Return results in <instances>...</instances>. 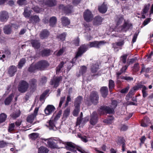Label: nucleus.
<instances>
[{
    "label": "nucleus",
    "mask_w": 153,
    "mask_h": 153,
    "mask_svg": "<svg viewBox=\"0 0 153 153\" xmlns=\"http://www.w3.org/2000/svg\"><path fill=\"white\" fill-rule=\"evenodd\" d=\"M31 43L33 47L35 48H38L40 46L39 42L37 41L32 40Z\"/></svg>",
    "instance_id": "31"
},
{
    "label": "nucleus",
    "mask_w": 153,
    "mask_h": 153,
    "mask_svg": "<svg viewBox=\"0 0 153 153\" xmlns=\"http://www.w3.org/2000/svg\"><path fill=\"white\" fill-rule=\"evenodd\" d=\"M139 68L140 67L138 64L136 63L134 65L133 70L134 71L137 72L139 70Z\"/></svg>",
    "instance_id": "48"
},
{
    "label": "nucleus",
    "mask_w": 153,
    "mask_h": 153,
    "mask_svg": "<svg viewBox=\"0 0 153 153\" xmlns=\"http://www.w3.org/2000/svg\"><path fill=\"white\" fill-rule=\"evenodd\" d=\"M4 33L6 34H10L12 32L11 26L10 25H5L3 28Z\"/></svg>",
    "instance_id": "15"
},
{
    "label": "nucleus",
    "mask_w": 153,
    "mask_h": 153,
    "mask_svg": "<svg viewBox=\"0 0 153 153\" xmlns=\"http://www.w3.org/2000/svg\"><path fill=\"white\" fill-rule=\"evenodd\" d=\"M83 16L84 19L87 22L91 21L93 17L91 12L88 10H86L84 12Z\"/></svg>",
    "instance_id": "8"
},
{
    "label": "nucleus",
    "mask_w": 153,
    "mask_h": 153,
    "mask_svg": "<svg viewBox=\"0 0 153 153\" xmlns=\"http://www.w3.org/2000/svg\"><path fill=\"white\" fill-rule=\"evenodd\" d=\"M132 27V25L128 21H124V22L122 27V30L123 31H126L129 29H131Z\"/></svg>",
    "instance_id": "14"
},
{
    "label": "nucleus",
    "mask_w": 153,
    "mask_h": 153,
    "mask_svg": "<svg viewBox=\"0 0 153 153\" xmlns=\"http://www.w3.org/2000/svg\"><path fill=\"white\" fill-rule=\"evenodd\" d=\"M114 82L112 80L110 79L109 81V88L110 91H111V89L114 87Z\"/></svg>",
    "instance_id": "42"
},
{
    "label": "nucleus",
    "mask_w": 153,
    "mask_h": 153,
    "mask_svg": "<svg viewBox=\"0 0 153 153\" xmlns=\"http://www.w3.org/2000/svg\"><path fill=\"white\" fill-rule=\"evenodd\" d=\"M25 62V59L24 58H22L19 62L18 65V67L19 68H21L23 66Z\"/></svg>",
    "instance_id": "40"
},
{
    "label": "nucleus",
    "mask_w": 153,
    "mask_h": 153,
    "mask_svg": "<svg viewBox=\"0 0 153 153\" xmlns=\"http://www.w3.org/2000/svg\"><path fill=\"white\" fill-rule=\"evenodd\" d=\"M75 109L74 110L73 114V115L75 116H77L79 110V107H76L75 106Z\"/></svg>",
    "instance_id": "44"
},
{
    "label": "nucleus",
    "mask_w": 153,
    "mask_h": 153,
    "mask_svg": "<svg viewBox=\"0 0 153 153\" xmlns=\"http://www.w3.org/2000/svg\"><path fill=\"white\" fill-rule=\"evenodd\" d=\"M121 78L122 79H125L128 81H131L133 80V78L129 76H122Z\"/></svg>",
    "instance_id": "54"
},
{
    "label": "nucleus",
    "mask_w": 153,
    "mask_h": 153,
    "mask_svg": "<svg viewBox=\"0 0 153 153\" xmlns=\"http://www.w3.org/2000/svg\"><path fill=\"white\" fill-rule=\"evenodd\" d=\"M48 94V91L46 90L41 95L40 98V100L41 101L44 100L45 98L46 95L47 94Z\"/></svg>",
    "instance_id": "45"
},
{
    "label": "nucleus",
    "mask_w": 153,
    "mask_h": 153,
    "mask_svg": "<svg viewBox=\"0 0 153 153\" xmlns=\"http://www.w3.org/2000/svg\"><path fill=\"white\" fill-rule=\"evenodd\" d=\"M79 137L81 138L82 141L85 143L87 142L88 141L85 136H79Z\"/></svg>",
    "instance_id": "55"
},
{
    "label": "nucleus",
    "mask_w": 153,
    "mask_h": 153,
    "mask_svg": "<svg viewBox=\"0 0 153 153\" xmlns=\"http://www.w3.org/2000/svg\"><path fill=\"white\" fill-rule=\"evenodd\" d=\"M70 109L69 108H67L64 112V116L65 117H67L68 116L70 112Z\"/></svg>",
    "instance_id": "51"
},
{
    "label": "nucleus",
    "mask_w": 153,
    "mask_h": 153,
    "mask_svg": "<svg viewBox=\"0 0 153 153\" xmlns=\"http://www.w3.org/2000/svg\"><path fill=\"white\" fill-rule=\"evenodd\" d=\"M26 0H19L17 1V3L19 5H23L25 4V1Z\"/></svg>",
    "instance_id": "64"
},
{
    "label": "nucleus",
    "mask_w": 153,
    "mask_h": 153,
    "mask_svg": "<svg viewBox=\"0 0 153 153\" xmlns=\"http://www.w3.org/2000/svg\"><path fill=\"white\" fill-rule=\"evenodd\" d=\"M67 34L66 33H63L59 34L57 36V38L60 41H63L65 40Z\"/></svg>",
    "instance_id": "24"
},
{
    "label": "nucleus",
    "mask_w": 153,
    "mask_h": 153,
    "mask_svg": "<svg viewBox=\"0 0 153 153\" xmlns=\"http://www.w3.org/2000/svg\"><path fill=\"white\" fill-rule=\"evenodd\" d=\"M136 60V58H132L130 59L128 61V62L127 63L129 64L128 65H129L131 64H132Z\"/></svg>",
    "instance_id": "58"
},
{
    "label": "nucleus",
    "mask_w": 153,
    "mask_h": 153,
    "mask_svg": "<svg viewBox=\"0 0 153 153\" xmlns=\"http://www.w3.org/2000/svg\"><path fill=\"white\" fill-rule=\"evenodd\" d=\"M149 118L147 117L145 118L141 122V126L143 127H146L149 124Z\"/></svg>",
    "instance_id": "28"
},
{
    "label": "nucleus",
    "mask_w": 153,
    "mask_h": 153,
    "mask_svg": "<svg viewBox=\"0 0 153 153\" xmlns=\"http://www.w3.org/2000/svg\"><path fill=\"white\" fill-rule=\"evenodd\" d=\"M16 71V67L15 66L12 65L8 69V72L10 76H14Z\"/></svg>",
    "instance_id": "16"
},
{
    "label": "nucleus",
    "mask_w": 153,
    "mask_h": 153,
    "mask_svg": "<svg viewBox=\"0 0 153 153\" xmlns=\"http://www.w3.org/2000/svg\"><path fill=\"white\" fill-rule=\"evenodd\" d=\"M31 10H28V8H25L24 9L23 15L25 17H29L31 14Z\"/></svg>",
    "instance_id": "30"
},
{
    "label": "nucleus",
    "mask_w": 153,
    "mask_h": 153,
    "mask_svg": "<svg viewBox=\"0 0 153 153\" xmlns=\"http://www.w3.org/2000/svg\"><path fill=\"white\" fill-rule=\"evenodd\" d=\"M150 6V4H145L144 5V7L143 10V12H142V16L143 17V18H145V17L144 15L145 14H146L148 11L149 7Z\"/></svg>",
    "instance_id": "25"
},
{
    "label": "nucleus",
    "mask_w": 153,
    "mask_h": 153,
    "mask_svg": "<svg viewBox=\"0 0 153 153\" xmlns=\"http://www.w3.org/2000/svg\"><path fill=\"white\" fill-rule=\"evenodd\" d=\"M63 26H66L69 25L70 23V21L68 18L66 17H62L61 18Z\"/></svg>",
    "instance_id": "17"
},
{
    "label": "nucleus",
    "mask_w": 153,
    "mask_h": 153,
    "mask_svg": "<svg viewBox=\"0 0 153 153\" xmlns=\"http://www.w3.org/2000/svg\"><path fill=\"white\" fill-rule=\"evenodd\" d=\"M99 68V65L97 64H95L92 66L91 68V71L93 73H95Z\"/></svg>",
    "instance_id": "39"
},
{
    "label": "nucleus",
    "mask_w": 153,
    "mask_h": 153,
    "mask_svg": "<svg viewBox=\"0 0 153 153\" xmlns=\"http://www.w3.org/2000/svg\"><path fill=\"white\" fill-rule=\"evenodd\" d=\"M65 48H62L60 49L57 52H56V54L57 56H59L61 55L65 51Z\"/></svg>",
    "instance_id": "46"
},
{
    "label": "nucleus",
    "mask_w": 153,
    "mask_h": 153,
    "mask_svg": "<svg viewBox=\"0 0 153 153\" xmlns=\"http://www.w3.org/2000/svg\"><path fill=\"white\" fill-rule=\"evenodd\" d=\"M38 108H36L34 111V113L27 116V121L30 123H32L36 118L38 111Z\"/></svg>",
    "instance_id": "11"
},
{
    "label": "nucleus",
    "mask_w": 153,
    "mask_h": 153,
    "mask_svg": "<svg viewBox=\"0 0 153 153\" xmlns=\"http://www.w3.org/2000/svg\"><path fill=\"white\" fill-rule=\"evenodd\" d=\"M56 19L55 17L53 16L50 19V25L52 27H53L56 22Z\"/></svg>",
    "instance_id": "29"
},
{
    "label": "nucleus",
    "mask_w": 153,
    "mask_h": 153,
    "mask_svg": "<svg viewBox=\"0 0 153 153\" xmlns=\"http://www.w3.org/2000/svg\"><path fill=\"white\" fill-rule=\"evenodd\" d=\"M100 114H103L105 113L112 114L114 112V109L106 106H102L98 111Z\"/></svg>",
    "instance_id": "5"
},
{
    "label": "nucleus",
    "mask_w": 153,
    "mask_h": 153,
    "mask_svg": "<svg viewBox=\"0 0 153 153\" xmlns=\"http://www.w3.org/2000/svg\"><path fill=\"white\" fill-rule=\"evenodd\" d=\"M48 152L47 149L44 146H41L38 149V153H46Z\"/></svg>",
    "instance_id": "33"
},
{
    "label": "nucleus",
    "mask_w": 153,
    "mask_h": 153,
    "mask_svg": "<svg viewBox=\"0 0 153 153\" xmlns=\"http://www.w3.org/2000/svg\"><path fill=\"white\" fill-rule=\"evenodd\" d=\"M39 17L36 15L32 16L30 17V23H34L39 22Z\"/></svg>",
    "instance_id": "26"
},
{
    "label": "nucleus",
    "mask_w": 153,
    "mask_h": 153,
    "mask_svg": "<svg viewBox=\"0 0 153 153\" xmlns=\"http://www.w3.org/2000/svg\"><path fill=\"white\" fill-rule=\"evenodd\" d=\"M28 86V84L26 82L21 81L20 82L18 85V91L21 93H25L27 91Z\"/></svg>",
    "instance_id": "4"
},
{
    "label": "nucleus",
    "mask_w": 153,
    "mask_h": 153,
    "mask_svg": "<svg viewBox=\"0 0 153 153\" xmlns=\"http://www.w3.org/2000/svg\"><path fill=\"white\" fill-rule=\"evenodd\" d=\"M101 92L103 97H106L108 94V90L106 87H102L100 89Z\"/></svg>",
    "instance_id": "21"
},
{
    "label": "nucleus",
    "mask_w": 153,
    "mask_h": 153,
    "mask_svg": "<svg viewBox=\"0 0 153 153\" xmlns=\"http://www.w3.org/2000/svg\"><path fill=\"white\" fill-rule=\"evenodd\" d=\"M62 79L61 76L55 77L51 80L50 84L51 85H53L54 87H57L59 85V82Z\"/></svg>",
    "instance_id": "12"
},
{
    "label": "nucleus",
    "mask_w": 153,
    "mask_h": 153,
    "mask_svg": "<svg viewBox=\"0 0 153 153\" xmlns=\"http://www.w3.org/2000/svg\"><path fill=\"white\" fill-rule=\"evenodd\" d=\"M14 96V94L13 93L11 94L4 101V103L6 105H8L11 102L13 97Z\"/></svg>",
    "instance_id": "22"
},
{
    "label": "nucleus",
    "mask_w": 153,
    "mask_h": 153,
    "mask_svg": "<svg viewBox=\"0 0 153 153\" xmlns=\"http://www.w3.org/2000/svg\"><path fill=\"white\" fill-rule=\"evenodd\" d=\"M87 71V68L84 66H82L80 67L79 72V73L76 74V76L78 77H79L81 75H83L85 74Z\"/></svg>",
    "instance_id": "18"
},
{
    "label": "nucleus",
    "mask_w": 153,
    "mask_h": 153,
    "mask_svg": "<svg viewBox=\"0 0 153 153\" xmlns=\"http://www.w3.org/2000/svg\"><path fill=\"white\" fill-rule=\"evenodd\" d=\"M107 10V7L106 5L104 3L101 6L99 7L98 10L99 12L101 13H105Z\"/></svg>",
    "instance_id": "20"
},
{
    "label": "nucleus",
    "mask_w": 153,
    "mask_h": 153,
    "mask_svg": "<svg viewBox=\"0 0 153 153\" xmlns=\"http://www.w3.org/2000/svg\"><path fill=\"white\" fill-rule=\"evenodd\" d=\"M15 126L14 123L11 124L9 127L8 131L11 132L15 129Z\"/></svg>",
    "instance_id": "47"
},
{
    "label": "nucleus",
    "mask_w": 153,
    "mask_h": 153,
    "mask_svg": "<svg viewBox=\"0 0 153 153\" xmlns=\"http://www.w3.org/2000/svg\"><path fill=\"white\" fill-rule=\"evenodd\" d=\"M37 69L36 68V65L35 66H34L33 65V64H32L30 66L29 68V71L31 72H33L35 71L36 69Z\"/></svg>",
    "instance_id": "52"
},
{
    "label": "nucleus",
    "mask_w": 153,
    "mask_h": 153,
    "mask_svg": "<svg viewBox=\"0 0 153 153\" xmlns=\"http://www.w3.org/2000/svg\"><path fill=\"white\" fill-rule=\"evenodd\" d=\"M39 135L38 133H34L30 134L29 136L32 140H35L38 137Z\"/></svg>",
    "instance_id": "41"
},
{
    "label": "nucleus",
    "mask_w": 153,
    "mask_h": 153,
    "mask_svg": "<svg viewBox=\"0 0 153 153\" xmlns=\"http://www.w3.org/2000/svg\"><path fill=\"white\" fill-rule=\"evenodd\" d=\"M65 148L68 150L76 152V150L81 153H88L87 152L80 148H78L76 145L71 142H67L66 144Z\"/></svg>",
    "instance_id": "2"
},
{
    "label": "nucleus",
    "mask_w": 153,
    "mask_h": 153,
    "mask_svg": "<svg viewBox=\"0 0 153 153\" xmlns=\"http://www.w3.org/2000/svg\"><path fill=\"white\" fill-rule=\"evenodd\" d=\"M56 4V2L54 0L48 1V6L51 7L55 6Z\"/></svg>",
    "instance_id": "50"
},
{
    "label": "nucleus",
    "mask_w": 153,
    "mask_h": 153,
    "mask_svg": "<svg viewBox=\"0 0 153 153\" xmlns=\"http://www.w3.org/2000/svg\"><path fill=\"white\" fill-rule=\"evenodd\" d=\"M65 63L64 62H61L58 67H56V70L57 74L59 72L61 69L62 68L63 65Z\"/></svg>",
    "instance_id": "36"
},
{
    "label": "nucleus",
    "mask_w": 153,
    "mask_h": 153,
    "mask_svg": "<svg viewBox=\"0 0 153 153\" xmlns=\"http://www.w3.org/2000/svg\"><path fill=\"white\" fill-rule=\"evenodd\" d=\"M47 64L46 61L44 60H42L39 62L36 65V69L40 70H43L46 66Z\"/></svg>",
    "instance_id": "13"
},
{
    "label": "nucleus",
    "mask_w": 153,
    "mask_h": 153,
    "mask_svg": "<svg viewBox=\"0 0 153 153\" xmlns=\"http://www.w3.org/2000/svg\"><path fill=\"white\" fill-rule=\"evenodd\" d=\"M82 97H78L76 99L74 105L76 107H79L80 104L82 100Z\"/></svg>",
    "instance_id": "27"
},
{
    "label": "nucleus",
    "mask_w": 153,
    "mask_h": 153,
    "mask_svg": "<svg viewBox=\"0 0 153 153\" xmlns=\"http://www.w3.org/2000/svg\"><path fill=\"white\" fill-rule=\"evenodd\" d=\"M127 57V55L126 54H124L121 57V60L122 61L123 63H125L126 62Z\"/></svg>",
    "instance_id": "49"
},
{
    "label": "nucleus",
    "mask_w": 153,
    "mask_h": 153,
    "mask_svg": "<svg viewBox=\"0 0 153 153\" xmlns=\"http://www.w3.org/2000/svg\"><path fill=\"white\" fill-rule=\"evenodd\" d=\"M62 114V111H59L56 115L54 117H53L50 120L49 125L50 126H51V129L54 130L56 129L55 125L57 121L60 118Z\"/></svg>",
    "instance_id": "3"
},
{
    "label": "nucleus",
    "mask_w": 153,
    "mask_h": 153,
    "mask_svg": "<svg viewBox=\"0 0 153 153\" xmlns=\"http://www.w3.org/2000/svg\"><path fill=\"white\" fill-rule=\"evenodd\" d=\"M48 31L47 30H44L42 31L40 34V36L41 39H43L47 36Z\"/></svg>",
    "instance_id": "35"
},
{
    "label": "nucleus",
    "mask_w": 153,
    "mask_h": 153,
    "mask_svg": "<svg viewBox=\"0 0 153 153\" xmlns=\"http://www.w3.org/2000/svg\"><path fill=\"white\" fill-rule=\"evenodd\" d=\"M113 119L114 117H113L111 116L109 118L105 120L103 122L107 124H110L112 122Z\"/></svg>",
    "instance_id": "37"
},
{
    "label": "nucleus",
    "mask_w": 153,
    "mask_h": 153,
    "mask_svg": "<svg viewBox=\"0 0 153 153\" xmlns=\"http://www.w3.org/2000/svg\"><path fill=\"white\" fill-rule=\"evenodd\" d=\"M102 22V19L101 17L97 16L95 17L94 21V25H100Z\"/></svg>",
    "instance_id": "19"
},
{
    "label": "nucleus",
    "mask_w": 153,
    "mask_h": 153,
    "mask_svg": "<svg viewBox=\"0 0 153 153\" xmlns=\"http://www.w3.org/2000/svg\"><path fill=\"white\" fill-rule=\"evenodd\" d=\"M7 146V143L3 141H0V148H3Z\"/></svg>",
    "instance_id": "56"
},
{
    "label": "nucleus",
    "mask_w": 153,
    "mask_h": 153,
    "mask_svg": "<svg viewBox=\"0 0 153 153\" xmlns=\"http://www.w3.org/2000/svg\"><path fill=\"white\" fill-rule=\"evenodd\" d=\"M9 18L8 13L5 11H2L0 12V21L2 22H5Z\"/></svg>",
    "instance_id": "10"
},
{
    "label": "nucleus",
    "mask_w": 153,
    "mask_h": 153,
    "mask_svg": "<svg viewBox=\"0 0 153 153\" xmlns=\"http://www.w3.org/2000/svg\"><path fill=\"white\" fill-rule=\"evenodd\" d=\"M129 89V87L128 86L127 87L125 88L122 89L121 91V92L123 93H124L127 92Z\"/></svg>",
    "instance_id": "57"
},
{
    "label": "nucleus",
    "mask_w": 153,
    "mask_h": 153,
    "mask_svg": "<svg viewBox=\"0 0 153 153\" xmlns=\"http://www.w3.org/2000/svg\"><path fill=\"white\" fill-rule=\"evenodd\" d=\"M124 20L123 16L122 15L117 16L116 17L115 19V22L116 23L117 25H120Z\"/></svg>",
    "instance_id": "23"
},
{
    "label": "nucleus",
    "mask_w": 153,
    "mask_h": 153,
    "mask_svg": "<svg viewBox=\"0 0 153 153\" xmlns=\"http://www.w3.org/2000/svg\"><path fill=\"white\" fill-rule=\"evenodd\" d=\"M125 140L123 139V138H120L118 140V141L117 142V143L118 144L120 145L121 144H122V148L123 150L124 151L125 150L124 147H125Z\"/></svg>",
    "instance_id": "32"
},
{
    "label": "nucleus",
    "mask_w": 153,
    "mask_h": 153,
    "mask_svg": "<svg viewBox=\"0 0 153 153\" xmlns=\"http://www.w3.org/2000/svg\"><path fill=\"white\" fill-rule=\"evenodd\" d=\"M98 122V115L96 112H94L91 115L90 120V123L91 124L94 126Z\"/></svg>",
    "instance_id": "9"
},
{
    "label": "nucleus",
    "mask_w": 153,
    "mask_h": 153,
    "mask_svg": "<svg viewBox=\"0 0 153 153\" xmlns=\"http://www.w3.org/2000/svg\"><path fill=\"white\" fill-rule=\"evenodd\" d=\"M150 21V19L148 18V19H146L144 21V22L143 23V24L144 25V26L146 25Z\"/></svg>",
    "instance_id": "63"
},
{
    "label": "nucleus",
    "mask_w": 153,
    "mask_h": 153,
    "mask_svg": "<svg viewBox=\"0 0 153 153\" xmlns=\"http://www.w3.org/2000/svg\"><path fill=\"white\" fill-rule=\"evenodd\" d=\"M134 92V91L133 90V89H132L131 90L127 96V97L128 96L129 97H131V95L133 94Z\"/></svg>",
    "instance_id": "61"
},
{
    "label": "nucleus",
    "mask_w": 153,
    "mask_h": 153,
    "mask_svg": "<svg viewBox=\"0 0 153 153\" xmlns=\"http://www.w3.org/2000/svg\"><path fill=\"white\" fill-rule=\"evenodd\" d=\"M140 88H142V92L146 91V90L147 89V88L146 87V86L144 85H141L140 86Z\"/></svg>",
    "instance_id": "62"
},
{
    "label": "nucleus",
    "mask_w": 153,
    "mask_h": 153,
    "mask_svg": "<svg viewBox=\"0 0 153 153\" xmlns=\"http://www.w3.org/2000/svg\"><path fill=\"white\" fill-rule=\"evenodd\" d=\"M20 113V111L18 110L16 111V112L11 114L10 116L13 119H16L19 116Z\"/></svg>",
    "instance_id": "34"
},
{
    "label": "nucleus",
    "mask_w": 153,
    "mask_h": 153,
    "mask_svg": "<svg viewBox=\"0 0 153 153\" xmlns=\"http://www.w3.org/2000/svg\"><path fill=\"white\" fill-rule=\"evenodd\" d=\"M7 115L4 113H2L0 114V123L4 122L7 118Z\"/></svg>",
    "instance_id": "38"
},
{
    "label": "nucleus",
    "mask_w": 153,
    "mask_h": 153,
    "mask_svg": "<svg viewBox=\"0 0 153 153\" xmlns=\"http://www.w3.org/2000/svg\"><path fill=\"white\" fill-rule=\"evenodd\" d=\"M47 81V78L46 77L43 76L42 78L41 82L42 84H43L46 82Z\"/></svg>",
    "instance_id": "60"
},
{
    "label": "nucleus",
    "mask_w": 153,
    "mask_h": 153,
    "mask_svg": "<svg viewBox=\"0 0 153 153\" xmlns=\"http://www.w3.org/2000/svg\"><path fill=\"white\" fill-rule=\"evenodd\" d=\"M32 9L34 11L37 13H39V12L40 8L38 6H35L33 7L32 8Z\"/></svg>",
    "instance_id": "59"
},
{
    "label": "nucleus",
    "mask_w": 153,
    "mask_h": 153,
    "mask_svg": "<svg viewBox=\"0 0 153 153\" xmlns=\"http://www.w3.org/2000/svg\"><path fill=\"white\" fill-rule=\"evenodd\" d=\"M105 43V42L104 41H94L90 42L89 45L84 44L81 45L79 48L76 56L73 59V60L75 59H76V58L81 56L89 48L91 47L99 48L102 45H103Z\"/></svg>",
    "instance_id": "1"
},
{
    "label": "nucleus",
    "mask_w": 153,
    "mask_h": 153,
    "mask_svg": "<svg viewBox=\"0 0 153 153\" xmlns=\"http://www.w3.org/2000/svg\"><path fill=\"white\" fill-rule=\"evenodd\" d=\"M57 142L56 138H48V147L51 149L59 148L57 145Z\"/></svg>",
    "instance_id": "7"
},
{
    "label": "nucleus",
    "mask_w": 153,
    "mask_h": 153,
    "mask_svg": "<svg viewBox=\"0 0 153 153\" xmlns=\"http://www.w3.org/2000/svg\"><path fill=\"white\" fill-rule=\"evenodd\" d=\"M55 109V107L52 105H48V115L54 111Z\"/></svg>",
    "instance_id": "43"
},
{
    "label": "nucleus",
    "mask_w": 153,
    "mask_h": 153,
    "mask_svg": "<svg viewBox=\"0 0 153 153\" xmlns=\"http://www.w3.org/2000/svg\"><path fill=\"white\" fill-rule=\"evenodd\" d=\"M99 97L97 93L96 92H92L91 93L89 100L94 105L98 102Z\"/></svg>",
    "instance_id": "6"
},
{
    "label": "nucleus",
    "mask_w": 153,
    "mask_h": 153,
    "mask_svg": "<svg viewBox=\"0 0 153 153\" xmlns=\"http://www.w3.org/2000/svg\"><path fill=\"white\" fill-rule=\"evenodd\" d=\"M36 80L35 79H33L30 81V84L31 87L34 86L36 85Z\"/></svg>",
    "instance_id": "53"
}]
</instances>
